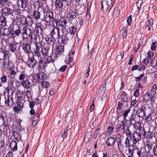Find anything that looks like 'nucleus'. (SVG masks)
Instances as JSON below:
<instances>
[{"label":"nucleus","mask_w":157,"mask_h":157,"mask_svg":"<svg viewBox=\"0 0 157 157\" xmlns=\"http://www.w3.org/2000/svg\"><path fill=\"white\" fill-rule=\"evenodd\" d=\"M135 145L132 144V145L130 146L129 145L127 147H128V150L127 151H128V153L131 154L132 157H134L135 156L136 154L134 155L133 153L134 151L135 150L134 147Z\"/></svg>","instance_id":"5701e85b"},{"label":"nucleus","mask_w":157,"mask_h":157,"mask_svg":"<svg viewBox=\"0 0 157 157\" xmlns=\"http://www.w3.org/2000/svg\"><path fill=\"white\" fill-rule=\"evenodd\" d=\"M0 118L1 119V120H0L2 123L3 127H6V125L4 124L5 121L4 119V116L3 115V114H0Z\"/></svg>","instance_id":"052dcab7"},{"label":"nucleus","mask_w":157,"mask_h":157,"mask_svg":"<svg viewBox=\"0 0 157 157\" xmlns=\"http://www.w3.org/2000/svg\"><path fill=\"white\" fill-rule=\"evenodd\" d=\"M64 2L61 0H56L55 6L57 9H61L63 6Z\"/></svg>","instance_id":"6ab92c4d"},{"label":"nucleus","mask_w":157,"mask_h":157,"mask_svg":"<svg viewBox=\"0 0 157 157\" xmlns=\"http://www.w3.org/2000/svg\"><path fill=\"white\" fill-rule=\"evenodd\" d=\"M17 5L19 7L25 9L27 6V1L26 0H18Z\"/></svg>","instance_id":"dca6fc26"},{"label":"nucleus","mask_w":157,"mask_h":157,"mask_svg":"<svg viewBox=\"0 0 157 157\" xmlns=\"http://www.w3.org/2000/svg\"><path fill=\"white\" fill-rule=\"evenodd\" d=\"M32 30L26 26H23L21 35L23 40H25L30 37L31 34H32Z\"/></svg>","instance_id":"7ed1b4c3"},{"label":"nucleus","mask_w":157,"mask_h":157,"mask_svg":"<svg viewBox=\"0 0 157 157\" xmlns=\"http://www.w3.org/2000/svg\"><path fill=\"white\" fill-rule=\"evenodd\" d=\"M67 66L66 65H64L62 66L59 69V71L63 72L65 71L67 68Z\"/></svg>","instance_id":"338daca9"},{"label":"nucleus","mask_w":157,"mask_h":157,"mask_svg":"<svg viewBox=\"0 0 157 157\" xmlns=\"http://www.w3.org/2000/svg\"><path fill=\"white\" fill-rule=\"evenodd\" d=\"M41 85L45 88H47L50 85L49 83L47 81H43L41 83Z\"/></svg>","instance_id":"09e8293b"},{"label":"nucleus","mask_w":157,"mask_h":157,"mask_svg":"<svg viewBox=\"0 0 157 157\" xmlns=\"http://www.w3.org/2000/svg\"><path fill=\"white\" fill-rule=\"evenodd\" d=\"M26 95L29 98H30L32 96V92L29 90H28L26 91Z\"/></svg>","instance_id":"e2e57ef3"},{"label":"nucleus","mask_w":157,"mask_h":157,"mask_svg":"<svg viewBox=\"0 0 157 157\" xmlns=\"http://www.w3.org/2000/svg\"><path fill=\"white\" fill-rule=\"evenodd\" d=\"M12 133L13 136L14 137L15 140L18 141L21 139V136L20 133L18 132L13 131Z\"/></svg>","instance_id":"7c9ffc66"},{"label":"nucleus","mask_w":157,"mask_h":157,"mask_svg":"<svg viewBox=\"0 0 157 157\" xmlns=\"http://www.w3.org/2000/svg\"><path fill=\"white\" fill-rule=\"evenodd\" d=\"M152 148V144L150 142H147L145 145V150L146 151L149 152Z\"/></svg>","instance_id":"4c0bfd02"},{"label":"nucleus","mask_w":157,"mask_h":157,"mask_svg":"<svg viewBox=\"0 0 157 157\" xmlns=\"http://www.w3.org/2000/svg\"><path fill=\"white\" fill-rule=\"evenodd\" d=\"M130 109L128 108L127 110H124L123 113V116L124 119L126 118L128 113L130 112Z\"/></svg>","instance_id":"4d7b16f0"},{"label":"nucleus","mask_w":157,"mask_h":157,"mask_svg":"<svg viewBox=\"0 0 157 157\" xmlns=\"http://www.w3.org/2000/svg\"><path fill=\"white\" fill-rule=\"evenodd\" d=\"M4 57L5 59H8L9 58V56L10 55V53L8 51L5 50L2 52Z\"/></svg>","instance_id":"49530a36"},{"label":"nucleus","mask_w":157,"mask_h":157,"mask_svg":"<svg viewBox=\"0 0 157 157\" xmlns=\"http://www.w3.org/2000/svg\"><path fill=\"white\" fill-rule=\"evenodd\" d=\"M37 78L41 80H44L46 79L47 75L43 72H40L37 76Z\"/></svg>","instance_id":"c756f323"},{"label":"nucleus","mask_w":157,"mask_h":157,"mask_svg":"<svg viewBox=\"0 0 157 157\" xmlns=\"http://www.w3.org/2000/svg\"><path fill=\"white\" fill-rule=\"evenodd\" d=\"M145 107L144 106H143L140 108L136 111V114L138 117H140L143 118L145 115Z\"/></svg>","instance_id":"6e6552de"},{"label":"nucleus","mask_w":157,"mask_h":157,"mask_svg":"<svg viewBox=\"0 0 157 157\" xmlns=\"http://www.w3.org/2000/svg\"><path fill=\"white\" fill-rule=\"evenodd\" d=\"M132 137H127L126 138L125 141L124 142V144L125 146L127 147L129 145H132L133 141Z\"/></svg>","instance_id":"aec40b11"},{"label":"nucleus","mask_w":157,"mask_h":157,"mask_svg":"<svg viewBox=\"0 0 157 157\" xmlns=\"http://www.w3.org/2000/svg\"><path fill=\"white\" fill-rule=\"evenodd\" d=\"M43 21L46 23V25H50L48 27L52 28V26L51 25V22H52V25L54 24V22H57L58 23V21L56 19H55L53 13L52 11H49L47 12L45 16H44L43 18Z\"/></svg>","instance_id":"f257e3e1"},{"label":"nucleus","mask_w":157,"mask_h":157,"mask_svg":"<svg viewBox=\"0 0 157 157\" xmlns=\"http://www.w3.org/2000/svg\"><path fill=\"white\" fill-rule=\"evenodd\" d=\"M147 152L145 151L141 153L140 151H138L134 157H148Z\"/></svg>","instance_id":"4be33fe9"},{"label":"nucleus","mask_w":157,"mask_h":157,"mask_svg":"<svg viewBox=\"0 0 157 157\" xmlns=\"http://www.w3.org/2000/svg\"><path fill=\"white\" fill-rule=\"evenodd\" d=\"M6 90L7 93L6 96L13 98L14 91L12 88L11 87L8 86L6 88Z\"/></svg>","instance_id":"b1692460"},{"label":"nucleus","mask_w":157,"mask_h":157,"mask_svg":"<svg viewBox=\"0 0 157 157\" xmlns=\"http://www.w3.org/2000/svg\"><path fill=\"white\" fill-rule=\"evenodd\" d=\"M2 65L4 69L8 68L10 65L8 60L7 59H4L3 61Z\"/></svg>","instance_id":"58836bf2"},{"label":"nucleus","mask_w":157,"mask_h":157,"mask_svg":"<svg viewBox=\"0 0 157 157\" xmlns=\"http://www.w3.org/2000/svg\"><path fill=\"white\" fill-rule=\"evenodd\" d=\"M7 77L6 76L3 75L1 78V83H4L6 82Z\"/></svg>","instance_id":"bf43d9fd"},{"label":"nucleus","mask_w":157,"mask_h":157,"mask_svg":"<svg viewBox=\"0 0 157 157\" xmlns=\"http://www.w3.org/2000/svg\"><path fill=\"white\" fill-rule=\"evenodd\" d=\"M7 22L5 17L3 16L0 17V25L2 26H5Z\"/></svg>","instance_id":"e433bc0d"},{"label":"nucleus","mask_w":157,"mask_h":157,"mask_svg":"<svg viewBox=\"0 0 157 157\" xmlns=\"http://www.w3.org/2000/svg\"><path fill=\"white\" fill-rule=\"evenodd\" d=\"M133 139V144H136L141 139V136L139 132H134L132 136Z\"/></svg>","instance_id":"1a4fd4ad"},{"label":"nucleus","mask_w":157,"mask_h":157,"mask_svg":"<svg viewBox=\"0 0 157 157\" xmlns=\"http://www.w3.org/2000/svg\"><path fill=\"white\" fill-rule=\"evenodd\" d=\"M68 126H67L66 127V128L65 129L64 132L62 135V137L63 138H65L67 137L68 133Z\"/></svg>","instance_id":"6e6d98bb"},{"label":"nucleus","mask_w":157,"mask_h":157,"mask_svg":"<svg viewBox=\"0 0 157 157\" xmlns=\"http://www.w3.org/2000/svg\"><path fill=\"white\" fill-rule=\"evenodd\" d=\"M49 48L48 47H44L41 50V53L44 56H46L48 55Z\"/></svg>","instance_id":"f704fd0d"},{"label":"nucleus","mask_w":157,"mask_h":157,"mask_svg":"<svg viewBox=\"0 0 157 157\" xmlns=\"http://www.w3.org/2000/svg\"><path fill=\"white\" fill-rule=\"evenodd\" d=\"M120 122L121 123L118 124L117 129H118L119 130L121 129L124 131L126 128L125 124L124 121H121Z\"/></svg>","instance_id":"72a5a7b5"},{"label":"nucleus","mask_w":157,"mask_h":157,"mask_svg":"<svg viewBox=\"0 0 157 157\" xmlns=\"http://www.w3.org/2000/svg\"><path fill=\"white\" fill-rule=\"evenodd\" d=\"M54 60L53 59L51 56H48L44 61L46 64L52 62H53Z\"/></svg>","instance_id":"8fccbe9b"},{"label":"nucleus","mask_w":157,"mask_h":157,"mask_svg":"<svg viewBox=\"0 0 157 157\" xmlns=\"http://www.w3.org/2000/svg\"><path fill=\"white\" fill-rule=\"evenodd\" d=\"M64 47L63 46H58L55 49L56 53L59 54H62L63 52Z\"/></svg>","instance_id":"c85d7f7f"},{"label":"nucleus","mask_w":157,"mask_h":157,"mask_svg":"<svg viewBox=\"0 0 157 157\" xmlns=\"http://www.w3.org/2000/svg\"><path fill=\"white\" fill-rule=\"evenodd\" d=\"M157 90V83L156 84H154L152 86V88L151 89V92H153V93H155L156 91Z\"/></svg>","instance_id":"680f3d73"},{"label":"nucleus","mask_w":157,"mask_h":157,"mask_svg":"<svg viewBox=\"0 0 157 157\" xmlns=\"http://www.w3.org/2000/svg\"><path fill=\"white\" fill-rule=\"evenodd\" d=\"M32 17L36 20L40 19V13L38 10H35L33 12Z\"/></svg>","instance_id":"393cba45"},{"label":"nucleus","mask_w":157,"mask_h":157,"mask_svg":"<svg viewBox=\"0 0 157 157\" xmlns=\"http://www.w3.org/2000/svg\"><path fill=\"white\" fill-rule=\"evenodd\" d=\"M34 4L35 7L36 6L38 9L40 8H44L46 7L47 5L46 2H43L39 0L35 2Z\"/></svg>","instance_id":"ddd939ff"},{"label":"nucleus","mask_w":157,"mask_h":157,"mask_svg":"<svg viewBox=\"0 0 157 157\" xmlns=\"http://www.w3.org/2000/svg\"><path fill=\"white\" fill-rule=\"evenodd\" d=\"M106 90L105 84H103L100 88L99 92L100 94L103 95Z\"/></svg>","instance_id":"a18cd8bd"},{"label":"nucleus","mask_w":157,"mask_h":157,"mask_svg":"<svg viewBox=\"0 0 157 157\" xmlns=\"http://www.w3.org/2000/svg\"><path fill=\"white\" fill-rule=\"evenodd\" d=\"M42 21L39 22H38L36 24L35 27V31L37 34L38 33H42L43 32V27L44 26H42Z\"/></svg>","instance_id":"f8f14e48"},{"label":"nucleus","mask_w":157,"mask_h":157,"mask_svg":"<svg viewBox=\"0 0 157 157\" xmlns=\"http://www.w3.org/2000/svg\"><path fill=\"white\" fill-rule=\"evenodd\" d=\"M74 117V112L72 110H70L69 111L65 117L68 120L72 119Z\"/></svg>","instance_id":"c9c22d12"},{"label":"nucleus","mask_w":157,"mask_h":157,"mask_svg":"<svg viewBox=\"0 0 157 157\" xmlns=\"http://www.w3.org/2000/svg\"><path fill=\"white\" fill-rule=\"evenodd\" d=\"M35 55L33 57H34V58H36V59L37 58L39 59L41 57L40 53L39 52L34 51Z\"/></svg>","instance_id":"5fc2aeb1"},{"label":"nucleus","mask_w":157,"mask_h":157,"mask_svg":"<svg viewBox=\"0 0 157 157\" xmlns=\"http://www.w3.org/2000/svg\"><path fill=\"white\" fill-rule=\"evenodd\" d=\"M76 30V28L75 26L71 27L69 28V32L72 35H74Z\"/></svg>","instance_id":"3c124183"},{"label":"nucleus","mask_w":157,"mask_h":157,"mask_svg":"<svg viewBox=\"0 0 157 157\" xmlns=\"http://www.w3.org/2000/svg\"><path fill=\"white\" fill-rule=\"evenodd\" d=\"M115 141V139L111 136L107 139L106 143L108 146H112L114 144Z\"/></svg>","instance_id":"f3484780"},{"label":"nucleus","mask_w":157,"mask_h":157,"mask_svg":"<svg viewBox=\"0 0 157 157\" xmlns=\"http://www.w3.org/2000/svg\"><path fill=\"white\" fill-rule=\"evenodd\" d=\"M133 126L136 129L137 128L138 129L142 127L141 126V123L139 121H136L134 123Z\"/></svg>","instance_id":"603ef678"},{"label":"nucleus","mask_w":157,"mask_h":157,"mask_svg":"<svg viewBox=\"0 0 157 157\" xmlns=\"http://www.w3.org/2000/svg\"><path fill=\"white\" fill-rule=\"evenodd\" d=\"M9 33L11 37L13 39H14L16 36H19L20 33H21V32L20 29V27L19 26L18 29L17 30H10Z\"/></svg>","instance_id":"9d476101"},{"label":"nucleus","mask_w":157,"mask_h":157,"mask_svg":"<svg viewBox=\"0 0 157 157\" xmlns=\"http://www.w3.org/2000/svg\"><path fill=\"white\" fill-rule=\"evenodd\" d=\"M61 29L62 33H60L59 35L57 37L58 39V41L59 43L65 44L66 43L68 39L66 36V34L63 33V29L62 28Z\"/></svg>","instance_id":"39448f33"},{"label":"nucleus","mask_w":157,"mask_h":157,"mask_svg":"<svg viewBox=\"0 0 157 157\" xmlns=\"http://www.w3.org/2000/svg\"><path fill=\"white\" fill-rule=\"evenodd\" d=\"M142 3L143 2L142 0H139L136 2V6L139 10L140 9Z\"/></svg>","instance_id":"13d9d810"},{"label":"nucleus","mask_w":157,"mask_h":157,"mask_svg":"<svg viewBox=\"0 0 157 157\" xmlns=\"http://www.w3.org/2000/svg\"><path fill=\"white\" fill-rule=\"evenodd\" d=\"M153 152L155 155H157V145H155L153 148Z\"/></svg>","instance_id":"774afa93"},{"label":"nucleus","mask_w":157,"mask_h":157,"mask_svg":"<svg viewBox=\"0 0 157 157\" xmlns=\"http://www.w3.org/2000/svg\"><path fill=\"white\" fill-rule=\"evenodd\" d=\"M28 63L29 67H33L37 64V62L34 57H32L28 59Z\"/></svg>","instance_id":"4468645a"},{"label":"nucleus","mask_w":157,"mask_h":157,"mask_svg":"<svg viewBox=\"0 0 157 157\" xmlns=\"http://www.w3.org/2000/svg\"><path fill=\"white\" fill-rule=\"evenodd\" d=\"M150 94L148 93H146L144 94L143 98V101L144 102H147L148 101L150 98Z\"/></svg>","instance_id":"ea45409f"},{"label":"nucleus","mask_w":157,"mask_h":157,"mask_svg":"<svg viewBox=\"0 0 157 157\" xmlns=\"http://www.w3.org/2000/svg\"><path fill=\"white\" fill-rule=\"evenodd\" d=\"M21 85L24 87L28 89L30 88L31 83L27 79L26 80L22 81Z\"/></svg>","instance_id":"bb28decb"},{"label":"nucleus","mask_w":157,"mask_h":157,"mask_svg":"<svg viewBox=\"0 0 157 157\" xmlns=\"http://www.w3.org/2000/svg\"><path fill=\"white\" fill-rule=\"evenodd\" d=\"M5 106L6 108L11 107L13 105V98L8 97L5 95Z\"/></svg>","instance_id":"423d86ee"},{"label":"nucleus","mask_w":157,"mask_h":157,"mask_svg":"<svg viewBox=\"0 0 157 157\" xmlns=\"http://www.w3.org/2000/svg\"><path fill=\"white\" fill-rule=\"evenodd\" d=\"M39 119V114H37L33 117V120L38 122Z\"/></svg>","instance_id":"69168bd1"},{"label":"nucleus","mask_w":157,"mask_h":157,"mask_svg":"<svg viewBox=\"0 0 157 157\" xmlns=\"http://www.w3.org/2000/svg\"><path fill=\"white\" fill-rule=\"evenodd\" d=\"M17 44L16 43H13L10 44L9 45L10 50L11 52L15 53L17 51Z\"/></svg>","instance_id":"412c9836"},{"label":"nucleus","mask_w":157,"mask_h":157,"mask_svg":"<svg viewBox=\"0 0 157 157\" xmlns=\"http://www.w3.org/2000/svg\"><path fill=\"white\" fill-rule=\"evenodd\" d=\"M120 10L117 8H115L113 12V15L114 17H117L119 15Z\"/></svg>","instance_id":"864d4df0"},{"label":"nucleus","mask_w":157,"mask_h":157,"mask_svg":"<svg viewBox=\"0 0 157 157\" xmlns=\"http://www.w3.org/2000/svg\"><path fill=\"white\" fill-rule=\"evenodd\" d=\"M9 32V29L6 28H1L0 30V34L1 36H7Z\"/></svg>","instance_id":"a878e982"},{"label":"nucleus","mask_w":157,"mask_h":157,"mask_svg":"<svg viewBox=\"0 0 157 157\" xmlns=\"http://www.w3.org/2000/svg\"><path fill=\"white\" fill-rule=\"evenodd\" d=\"M22 48L25 52L28 54L31 53V46L28 43H23L22 44Z\"/></svg>","instance_id":"9b49d317"},{"label":"nucleus","mask_w":157,"mask_h":157,"mask_svg":"<svg viewBox=\"0 0 157 157\" xmlns=\"http://www.w3.org/2000/svg\"><path fill=\"white\" fill-rule=\"evenodd\" d=\"M138 130L139 132V134H140V135L141 136L142 135H143V136L145 137L146 135V132L144 128L142 127L140 128Z\"/></svg>","instance_id":"37998d69"},{"label":"nucleus","mask_w":157,"mask_h":157,"mask_svg":"<svg viewBox=\"0 0 157 157\" xmlns=\"http://www.w3.org/2000/svg\"><path fill=\"white\" fill-rule=\"evenodd\" d=\"M128 95L124 91H123L121 93L120 96V101L121 102L125 103V106L128 105Z\"/></svg>","instance_id":"0eeeda50"},{"label":"nucleus","mask_w":157,"mask_h":157,"mask_svg":"<svg viewBox=\"0 0 157 157\" xmlns=\"http://www.w3.org/2000/svg\"><path fill=\"white\" fill-rule=\"evenodd\" d=\"M92 134L90 132H88L86 133L85 137V141L88 142L89 140H90L92 137Z\"/></svg>","instance_id":"79ce46f5"},{"label":"nucleus","mask_w":157,"mask_h":157,"mask_svg":"<svg viewBox=\"0 0 157 157\" xmlns=\"http://www.w3.org/2000/svg\"><path fill=\"white\" fill-rule=\"evenodd\" d=\"M21 23L25 26H30L33 24V21L32 20L31 17L28 16L26 17L24 16L22 17L21 18Z\"/></svg>","instance_id":"20e7f679"},{"label":"nucleus","mask_w":157,"mask_h":157,"mask_svg":"<svg viewBox=\"0 0 157 157\" xmlns=\"http://www.w3.org/2000/svg\"><path fill=\"white\" fill-rule=\"evenodd\" d=\"M53 28L52 29L49 33L50 36L54 39L57 38L59 35L60 29L57 27L58 23L56 21V24H53L52 25Z\"/></svg>","instance_id":"f03ea898"},{"label":"nucleus","mask_w":157,"mask_h":157,"mask_svg":"<svg viewBox=\"0 0 157 157\" xmlns=\"http://www.w3.org/2000/svg\"><path fill=\"white\" fill-rule=\"evenodd\" d=\"M67 19L65 17H61L59 21V25L60 26L63 28V30L66 27Z\"/></svg>","instance_id":"2eb2a0df"},{"label":"nucleus","mask_w":157,"mask_h":157,"mask_svg":"<svg viewBox=\"0 0 157 157\" xmlns=\"http://www.w3.org/2000/svg\"><path fill=\"white\" fill-rule=\"evenodd\" d=\"M17 94L18 97L21 99H24L25 97V93L24 91L19 90L17 92Z\"/></svg>","instance_id":"c03bdc74"},{"label":"nucleus","mask_w":157,"mask_h":157,"mask_svg":"<svg viewBox=\"0 0 157 157\" xmlns=\"http://www.w3.org/2000/svg\"><path fill=\"white\" fill-rule=\"evenodd\" d=\"M140 90L139 89H136L134 93V95L136 97H138L140 95Z\"/></svg>","instance_id":"0e129e2a"},{"label":"nucleus","mask_w":157,"mask_h":157,"mask_svg":"<svg viewBox=\"0 0 157 157\" xmlns=\"http://www.w3.org/2000/svg\"><path fill=\"white\" fill-rule=\"evenodd\" d=\"M17 143L15 141H12L10 144V147L13 151L16 150L17 149Z\"/></svg>","instance_id":"2f4dec72"},{"label":"nucleus","mask_w":157,"mask_h":157,"mask_svg":"<svg viewBox=\"0 0 157 157\" xmlns=\"http://www.w3.org/2000/svg\"><path fill=\"white\" fill-rule=\"evenodd\" d=\"M127 29L126 28L123 27L120 31V35L121 38L123 39L127 36Z\"/></svg>","instance_id":"cd10ccee"},{"label":"nucleus","mask_w":157,"mask_h":157,"mask_svg":"<svg viewBox=\"0 0 157 157\" xmlns=\"http://www.w3.org/2000/svg\"><path fill=\"white\" fill-rule=\"evenodd\" d=\"M3 10L4 11V13L6 15H9L12 14L13 13V10L8 7H5L3 9Z\"/></svg>","instance_id":"473e14b6"},{"label":"nucleus","mask_w":157,"mask_h":157,"mask_svg":"<svg viewBox=\"0 0 157 157\" xmlns=\"http://www.w3.org/2000/svg\"><path fill=\"white\" fill-rule=\"evenodd\" d=\"M125 132L127 137H132L133 134L130 130L129 128H127L125 131Z\"/></svg>","instance_id":"de8ad7c7"},{"label":"nucleus","mask_w":157,"mask_h":157,"mask_svg":"<svg viewBox=\"0 0 157 157\" xmlns=\"http://www.w3.org/2000/svg\"><path fill=\"white\" fill-rule=\"evenodd\" d=\"M118 149L120 151L122 152L124 150V147L121 143V140L117 141Z\"/></svg>","instance_id":"a19ab883"},{"label":"nucleus","mask_w":157,"mask_h":157,"mask_svg":"<svg viewBox=\"0 0 157 157\" xmlns=\"http://www.w3.org/2000/svg\"><path fill=\"white\" fill-rule=\"evenodd\" d=\"M76 14L75 13L73 12L72 11L69 12V14L68 15V17L69 20L74 22H75L77 21V20L76 19Z\"/></svg>","instance_id":"a211bd4d"}]
</instances>
